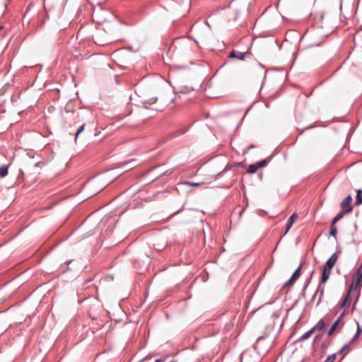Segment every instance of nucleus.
Instances as JSON below:
<instances>
[{
    "instance_id": "f257e3e1",
    "label": "nucleus",
    "mask_w": 362,
    "mask_h": 362,
    "mask_svg": "<svg viewBox=\"0 0 362 362\" xmlns=\"http://www.w3.org/2000/svg\"><path fill=\"white\" fill-rule=\"evenodd\" d=\"M351 202L352 197L350 194H349L341 202L340 206L341 208V210L344 211L345 214H349L352 211L353 207L351 206Z\"/></svg>"
},
{
    "instance_id": "f03ea898",
    "label": "nucleus",
    "mask_w": 362,
    "mask_h": 362,
    "mask_svg": "<svg viewBox=\"0 0 362 362\" xmlns=\"http://www.w3.org/2000/svg\"><path fill=\"white\" fill-rule=\"evenodd\" d=\"M302 264L296 269V271L293 273L290 279L284 285L285 287H290L291 286L294 282L298 279L300 274V269L302 268Z\"/></svg>"
},
{
    "instance_id": "7ed1b4c3",
    "label": "nucleus",
    "mask_w": 362,
    "mask_h": 362,
    "mask_svg": "<svg viewBox=\"0 0 362 362\" xmlns=\"http://www.w3.org/2000/svg\"><path fill=\"white\" fill-rule=\"evenodd\" d=\"M339 257V253L334 252L332 255V256L328 259V260L326 262L325 264L324 265L325 267L332 269V267L336 264L337 259Z\"/></svg>"
},
{
    "instance_id": "20e7f679",
    "label": "nucleus",
    "mask_w": 362,
    "mask_h": 362,
    "mask_svg": "<svg viewBox=\"0 0 362 362\" xmlns=\"http://www.w3.org/2000/svg\"><path fill=\"white\" fill-rule=\"evenodd\" d=\"M248 54H249L248 52H240L232 51L230 52L228 57L229 58H235V59H240V60H243Z\"/></svg>"
},
{
    "instance_id": "39448f33",
    "label": "nucleus",
    "mask_w": 362,
    "mask_h": 362,
    "mask_svg": "<svg viewBox=\"0 0 362 362\" xmlns=\"http://www.w3.org/2000/svg\"><path fill=\"white\" fill-rule=\"evenodd\" d=\"M352 293H355V292L351 291V290L349 289V291L347 292L344 300L341 303V306L342 308H347L350 305V303L351 302V299L353 297Z\"/></svg>"
},
{
    "instance_id": "423d86ee",
    "label": "nucleus",
    "mask_w": 362,
    "mask_h": 362,
    "mask_svg": "<svg viewBox=\"0 0 362 362\" xmlns=\"http://www.w3.org/2000/svg\"><path fill=\"white\" fill-rule=\"evenodd\" d=\"M297 217H298V215L296 213L293 214L290 216V218H288V222L286 223V229L284 234H286L288 232V230L292 227V226H293V223L295 222L296 219L297 218Z\"/></svg>"
},
{
    "instance_id": "0eeeda50",
    "label": "nucleus",
    "mask_w": 362,
    "mask_h": 362,
    "mask_svg": "<svg viewBox=\"0 0 362 362\" xmlns=\"http://www.w3.org/2000/svg\"><path fill=\"white\" fill-rule=\"evenodd\" d=\"M331 271L332 269L323 267L321 283H325L328 280Z\"/></svg>"
},
{
    "instance_id": "6e6552de",
    "label": "nucleus",
    "mask_w": 362,
    "mask_h": 362,
    "mask_svg": "<svg viewBox=\"0 0 362 362\" xmlns=\"http://www.w3.org/2000/svg\"><path fill=\"white\" fill-rule=\"evenodd\" d=\"M355 204L357 206L362 204V189H361L356 190Z\"/></svg>"
},
{
    "instance_id": "1a4fd4ad",
    "label": "nucleus",
    "mask_w": 362,
    "mask_h": 362,
    "mask_svg": "<svg viewBox=\"0 0 362 362\" xmlns=\"http://www.w3.org/2000/svg\"><path fill=\"white\" fill-rule=\"evenodd\" d=\"M315 331V328H312L311 329H310L309 331H308L307 332H305V334H303L301 337H300V339L301 340H305L307 339H308L312 334Z\"/></svg>"
},
{
    "instance_id": "9d476101",
    "label": "nucleus",
    "mask_w": 362,
    "mask_h": 362,
    "mask_svg": "<svg viewBox=\"0 0 362 362\" xmlns=\"http://www.w3.org/2000/svg\"><path fill=\"white\" fill-rule=\"evenodd\" d=\"M258 170V168H257V165L256 163H254V164H251L249 165L248 168H247V173H250V174H253L255 173H256Z\"/></svg>"
},
{
    "instance_id": "9b49d317",
    "label": "nucleus",
    "mask_w": 362,
    "mask_h": 362,
    "mask_svg": "<svg viewBox=\"0 0 362 362\" xmlns=\"http://www.w3.org/2000/svg\"><path fill=\"white\" fill-rule=\"evenodd\" d=\"M344 211L338 213V214L332 220V223L335 225L338 221H339L341 218H342V217L344 216Z\"/></svg>"
},
{
    "instance_id": "f8f14e48",
    "label": "nucleus",
    "mask_w": 362,
    "mask_h": 362,
    "mask_svg": "<svg viewBox=\"0 0 362 362\" xmlns=\"http://www.w3.org/2000/svg\"><path fill=\"white\" fill-rule=\"evenodd\" d=\"M337 233V227L334 224L331 223L329 235L334 237H336Z\"/></svg>"
},
{
    "instance_id": "ddd939ff",
    "label": "nucleus",
    "mask_w": 362,
    "mask_h": 362,
    "mask_svg": "<svg viewBox=\"0 0 362 362\" xmlns=\"http://www.w3.org/2000/svg\"><path fill=\"white\" fill-rule=\"evenodd\" d=\"M10 164L6 165H1V177H5L8 174V167Z\"/></svg>"
},
{
    "instance_id": "4468645a",
    "label": "nucleus",
    "mask_w": 362,
    "mask_h": 362,
    "mask_svg": "<svg viewBox=\"0 0 362 362\" xmlns=\"http://www.w3.org/2000/svg\"><path fill=\"white\" fill-rule=\"evenodd\" d=\"M324 327H325L324 322L322 320H320L313 328H315V329L321 330L324 328Z\"/></svg>"
},
{
    "instance_id": "2eb2a0df",
    "label": "nucleus",
    "mask_w": 362,
    "mask_h": 362,
    "mask_svg": "<svg viewBox=\"0 0 362 362\" xmlns=\"http://www.w3.org/2000/svg\"><path fill=\"white\" fill-rule=\"evenodd\" d=\"M338 323H339V320H337L332 325V327H330L329 332H328V335H332V333L334 332V330L336 329L337 325H338Z\"/></svg>"
},
{
    "instance_id": "dca6fc26",
    "label": "nucleus",
    "mask_w": 362,
    "mask_h": 362,
    "mask_svg": "<svg viewBox=\"0 0 362 362\" xmlns=\"http://www.w3.org/2000/svg\"><path fill=\"white\" fill-rule=\"evenodd\" d=\"M361 334H362V325H360L359 323H357V332L353 340L358 337Z\"/></svg>"
},
{
    "instance_id": "f3484780",
    "label": "nucleus",
    "mask_w": 362,
    "mask_h": 362,
    "mask_svg": "<svg viewBox=\"0 0 362 362\" xmlns=\"http://www.w3.org/2000/svg\"><path fill=\"white\" fill-rule=\"evenodd\" d=\"M267 163H268V161L267 160H262L261 161H259V162L256 163V164H257V168L259 169V168L264 167L267 164Z\"/></svg>"
},
{
    "instance_id": "a211bd4d",
    "label": "nucleus",
    "mask_w": 362,
    "mask_h": 362,
    "mask_svg": "<svg viewBox=\"0 0 362 362\" xmlns=\"http://www.w3.org/2000/svg\"><path fill=\"white\" fill-rule=\"evenodd\" d=\"M85 124H83L80 127V128L76 131L75 134V140H76L78 135L83 131Z\"/></svg>"
},
{
    "instance_id": "6ab92c4d",
    "label": "nucleus",
    "mask_w": 362,
    "mask_h": 362,
    "mask_svg": "<svg viewBox=\"0 0 362 362\" xmlns=\"http://www.w3.org/2000/svg\"><path fill=\"white\" fill-rule=\"evenodd\" d=\"M335 358H336V355L332 354V355L329 356L324 362H334L335 361Z\"/></svg>"
},
{
    "instance_id": "aec40b11",
    "label": "nucleus",
    "mask_w": 362,
    "mask_h": 362,
    "mask_svg": "<svg viewBox=\"0 0 362 362\" xmlns=\"http://www.w3.org/2000/svg\"><path fill=\"white\" fill-rule=\"evenodd\" d=\"M185 185H188V186L198 187L200 185V183L199 182H185Z\"/></svg>"
},
{
    "instance_id": "412c9836",
    "label": "nucleus",
    "mask_w": 362,
    "mask_h": 362,
    "mask_svg": "<svg viewBox=\"0 0 362 362\" xmlns=\"http://www.w3.org/2000/svg\"><path fill=\"white\" fill-rule=\"evenodd\" d=\"M349 348L348 344L344 345V346L341 349V350L339 351V354H343L346 350H347Z\"/></svg>"
},
{
    "instance_id": "4be33fe9",
    "label": "nucleus",
    "mask_w": 362,
    "mask_h": 362,
    "mask_svg": "<svg viewBox=\"0 0 362 362\" xmlns=\"http://www.w3.org/2000/svg\"><path fill=\"white\" fill-rule=\"evenodd\" d=\"M163 361H164V359L160 358V359H157L155 362H163Z\"/></svg>"
},
{
    "instance_id": "5701e85b",
    "label": "nucleus",
    "mask_w": 362,
    "mask_h": 362,
    "mask_svg": "<svg viewBox=\"0 0 362 362\" xmlns=\"http://www.w3.org/2000/svg\"><path fill=\"white\" fill-rule=\"evenodd\" d=\"M352 295H355L356 296H357V295H356V293H352ZM358 297H356V299H358ZM355 303H356V301H354V304H355Z\"/></svg>"
}]
</instances>
